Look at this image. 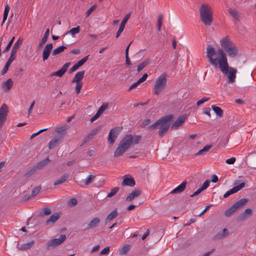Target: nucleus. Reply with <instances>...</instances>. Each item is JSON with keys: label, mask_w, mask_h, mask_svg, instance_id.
<instances>
[{"label": "nucleus", "mask_w": 256, "mask_h": 256, "mask_svg": "<svg viewBox=\"0 0 256 256\" xmlns=\"http://www.w3.org/2000/svg\"><path fill=\"white\" fill-rule=\"evenodd\" d=\"M206 56L208 62L214 68H220L226 64L228 59L222 49H216L212 45H208L206 50Z\"/></svg>", "instance_id": "nucleus-1"}, {"label": "nucleus", "mask_w": 256, "mask_h": 256, "mask_svg": "<svg viewBox=\"0 0 256 256\" xmlns=\"http://www.w3.org/2000/svg\"><path fill=\"white\" fill-rule=\"evenodd\" d=\"M138 138H134L131 134L126 135L120 141L119 146L116 149L114 154V157H118L122 155L131 146L138 143Z\"/></svg>", "instance_id": "nucleus-2"}, {"label": "nucleus", "mask_w": 256, "mask_h": 256, "mask_svg": "<svg viewBox=\"0 0 256 256\" xmlns=\"http://www.w3.org/2000/svg\"><path fill=\"white\" fill-rule=\"evenodd\" d=\"M220 44L229 58H234L238 55V50L237 47L228 37L225 36L222 38L220 40Z\"/></svg>", "instance_id": "nucleus-3"}, {"label": "nucleus", "mask_w": 256, "mask_h": 256, "mask_svg": "<svg viewBox=\"0 0 256 256\" xmlns=\"http://www.w3.org/2000/svg\"><path fill=\"white\" fill-rule=\"evenodd\" d=\"M200 15L201 20L206 26H210L213 20L212 8L206 4H202L200 8Z\"/></svg>", "instance_id": "nucleus-4"}, {"label": "nucleus", "mask_w": 256, "mask_h": 256, "mask_svg": "<svg viewBox=\"0 0 256 256\" xmlns=\"http://www.w3.org/2000/svg\"><path fill=\"white\" fill-rule=\"evenodd\" d=\"M167 82L166 75L163 73L156 80L154 86V92L155 94H159L166 87Z\"/></svg>", "instance_id": "nucleus-5"}, {"label": "nucleus", "mask_w": 256, "mask_h": 256, "mask_svg": "<svg viewBox=\"0 0 256 256\" xmlns=\"http://www.w3.org/2000/svg\"><path fill=\"white\" fill-rule=\"evenodd\" d=\"M221 72L226 75L228 78V82L230 84H233L236 81V74L237 70L236 68L229 66L228 62L220 68Z\"/></svg>", "instance_id": "nucleus-6"}, {"label": "nucleus", "mask_w": 256, "mask_h": 256, "mask_svg": "<svg viewBox=\"0 0 256 256\" xmlns=\"http://www.w3.org/2000/svg\"><path fill=\"white\" fill-rule=\"evenodd\" d=\"M172 118V115H168L160 119V123L159 124V134L163 136L168 130L170 126V121Z\"/></svg>", "instance_id": "nucleus-7"}, {"label": "nucleus", "mask_w": 256, "mask_h": 256, "mask_svg": "<svg viewBox=\"0 0 256 256\" xmlns=\"http://www.w3.org/2000/svg\"><path fill=\"white\" fill-rule=\"evenodd\" d=\"M248 202V200L242 198L234 204L230 208L226 210L224 214L226 216H229L236 212L237 210L244 206Z\"/></svg>", "instance_id": "nucleus-8"}, {"label": "nucleus", "mask_w": 256, "mask_h": 256, "mask_svg": "<svg viewBox=\"0 0 256 256\" xmlns=\"http://www.w3.org/2000/svg\"><path fill=\"white\" fill-rule=\"evenodd\" d=\"M8 112V106L3 104L0 108V128L4 123Z\"/></svg>", "instance_id": "nucleus-9"}, {"label": "nucleus", "mask_w": 256, "mask_h": 256, "mask_svg": "<svg viewBox=\"0 0 256 256\" xmlns=\"http://www.w3.org/2000/svg\"><path fill=\"white\" fill-rule=\"evenodd\" d=\"M66 236L64 234H62L58 238H54L51 240L48 244V248L56 247L62 244L66 240Z\"/></svg>", "instance_id": "nucleus-10"}, {"label": "nucleus", "mask_w": 256, "mask_h": 256, "mask_svg": "<svg viewBox=\"0 0 256 256\" xmlns=\"http://www.w3.org/2000/svg\"><path fill=\"white\" fill-rule=\"evenodd\" d=\"M244 186H245V184L244 182H242V183L240 184L239 185L234 186L233 188H232L230 190L227 191L224 194L223 198H226L228 197L229 196L238 192L241 189L244 188Z\"/></svg>", "instance_id": "nucleus-11"}, {"label": "nucleus", "mask_w": 256, "mask_h": 256, "mask_svg": "<svg viewBox=\"0 0 256 256\" xmlns=\"http://www.w3.org/2000/svg\"><path fill=\"white\" fill-rule=\"evenodd\" d=\"M53 48L52 43L48 44L46 45L42 52V60L45 61L48 60Z\"/></svg>", "instance_id": "nucleus-12"}, {"label": "nucleus", "mask_w": 256, "mask_h": 256, "mask_svg": "<svg viewBox=\"0 0 256 256\" xmlns=\"http://www.w3.org/2000/svg\"><path fill=\"white\" fill-rule=\"evenodd\" d=\"M122 184V186H126L132 187L135 185V181L130 176L126 174L123 176Z\"/></svg>", "instance_id": "nucleus-13"}, {"label": "nucleus", "mask_w": 256, "mask_h": 256, "mask_svg": "<svg viewBox=\"0 0 256 256\" xmlns=\"http://www.w3.org/2000/svg\"><path fill=\"white\" fill-rule=\"evenodd\" d=\"M186 118V115H182L180 116L172 126V128L174 130L178 129L184 122Z\"/></svg>", "instance_id": "nucleus-14"}, {"label": "nucleus", "mask_w": 256, "mask_h": 256, "mask_svg": "<svg viewBox=\"0 0 256 256\" xmlns=\"http://www.w3.org/2000/svg\"><path fill=\"white\" fill-rule=\"evenodd\" d=\"M118 134V130L116 128H112L109 132L108 140L110 144H112Z\"/></svg>", "instance_id": "nucleus-15"}, {"label": "nucleus", "mask_w": 256, "mask_h": 256, "mask_svg": "<svg viewBox=\"0 0 256 256\" xmlns=\"http://www.w3.org/2000/svg\"><path fill=\"white\" fill-rule=\"evenodd\" d=\"M70 64V62L66 63L60 70L52 73V76H57L58 77L62 76L66 72Z\"/></svg>", "instance_id": "nucleus-16"}, {"label": "nucleus", "mask_w": 256, "mask_h": 256, "mask_svg": "<svg viewBox=\"0 0 256 256\" xmlns=\"http://www.w3.org/2000/svg\"><path fill=\"white\" fill-rule=\"evenodd\" d=\"M89 56H87L80 61H78L77 63L74 64L70 69V72H72L78 70L80 66L83 65L88 60Z\"/></svg>", "instance_id": "nucleus-17"}, {"label": "nucleus", "mask_w": 256, "mask_h": 256, "mask_svg": "<svg viewBox=\"0 0 256 256\" xmlns=\"http://www.w3.org/2000/svg\"><path fill=\"white\" fill-rule=\"evenodd\" d=\"M187 184V182L186 181H184L181 184L176 186L175 188H174L170 193L172 194H179L182 192L186 188V186Z\"/></svg>", "instance_id": "nucleus-18"}, {"label": "nucleus", "mask_w": 256, "mask_h": 256, "mask_svg": "<svg viewBox=\"0 0 256 256\" xmlns=\"http://www.w3.org/2000/svg\"><path fill=\"white\" fill-rule=\"evenodd\" d=\"M62 136H55L49 143V148L52 149L54 148L58 142L62 140Z\"/></svg>", "instance_id": "nucleus-19"}, {"label": "nucleus", "mask_w": 256, "mask_h": 256, "mask_svg": "<svg viewBox=\"0 0 256 256\" xmlns=\"http://www.w3.org/2000/svg\"><path fill=\"white\" fill-rule=\"evenodd\" d=\"M15 58H16V56L14 54H10V58H8L6 63V65L4 66V68H3V69L2 70V74H4L7 72L10 66V65L12 62H13V60H15Z\"/></svg>", "instance_id": "nucleus-20"}, {"label": "nucleus", "mask_w": 256, "mask_h": 256, "mask_svg": "<svg viewBox=\"0 0 256 256\" xmlns=\"http://www.w3.org/2000/svg\"><path fill=\"white\" fill-rule=\"evenodd\" d=\"M13 86V82L11 78H8L6 81L3 82L2 84V88L6 92H8Z\"/></svg>", "instance_id": "nucleus-21"}, {"label": "nucleus", "mask_w": 256, "mask_h": 256, "mask_svg": "<svg viewBox=\"0 0 256 256\" xmlns=\"http://www.w3.org/2000/svg\"><path fill=\"white\" fill-rule=\"evenodd\" d=\"M22 42L23 39L22 38H20L13 46L11 51V54L15 56L20 48V46L22 44Z\"/></svg>", "instance_id": "nucleus-22"}, {"label": "nucleus", "mask_w": 256, "mask_h": 256, "mask_svg": "<svg viewBox=\"0 0 256 256\" xmlns=\"http://www.w3.org/2000/svg\"><path fill=\"white\" fill-rule=\"evenodd\" d=\"M141 194V192L139 190H134L132 191L131 193L126 197V201L130 202L138 197Z\"/></svg>", "instance_id": "nucleus-23"}, {"label": "nucleus", "mask_w": 256, "mask_h": 256, "mask_svg": "<svg viewBox=\"0 0 256 256\" xmlns=\"http://www.w3.org/2000/svg\"><path fill=\"white\" fill-rule=\"evenodd\" d=\"M84 71L82 70L76 72L75 76L72 80V82H81L80 80L82 79L84 76Z\"/></svg>", "instance_id": "nucleus-24"}, {"label": "nucleus", "mask_w": 256, "mask_h": 256, "mask_svg": "<svg viewBox=\"0 0 256 256\" xmlns=\"http://www.w3.org/2000/svg\"><path fill=\"white\" fill-rule=\"evenodd\" d=\"M100 222V218H92L88 224L87 228L90 229L96 228Z\"/></svg>", "instance_id": "nucleus-25"}, {"label": "nucleus", "mask_w": 256, "mask_h": 256, "mask_svg": "<svg viewBox=\"0 0 256 256\" xmlns=\"http://www.w3.org/2000/svg\"><path fill=\"white\" fill-rule=\"evenodd\" d=\"M49 34H50V30H49V29H47L46 30V31L45 32L44 36H43V37L42 38V39L40 40L39 42V44L38 45V47L39 48H40L46 42L48 37L49 36Z\"/></svg>", "instance_id": "nucleus-26"}, {"label": "nucleus", "mask_w": 256, "mask_h": 256, "mask_svg": "<svg viewBox=\"0 0 256 256\" xmlns=\"http://www.w3.org/2000/svg\"><path fill=\"white\" fill-rule=\"evenodd\" d=\"M118 216V212L116 209L112 211L106 218L105 223L106 224L110 221L116 218Z\"/></svg>", "instance_id": "nucleus-27"}, {"label": "nucleus", "mask_w": 256, "mask_h": 256, "mask_svg": "<svg viewBox=\"0 0 256 256\" xmlns=\"http://www.w3.org/2000/svg\"><path fill=\"white\" fill-rule=\"evenodd\" d=\"M130 245L126 244L118 250L119 254L124 255L126 254L130 249Z\"/></svg>", "instance_id": "nucleus-28"}, {"label": "nucleus", "mask_w": 256, "mask_h": 256, "mask_svg": "<svg viewBox=\"0 0 256 256\" xmlns=\"http://www.w3.org/2000/svg\"><path fill=\"white\" fill-rule=\"evenodd\" d=\"M66 49V47L64 46L57 47L52 51V55L56 56L64 52Z\"/></svg>", "instance_id": "nucleus-29"}, {"label": "nucleus", "mask_w": 256, "mask_h": 256, "mask_svg": "<svg viewBox=\"0 0 256 256\" xmlns=\"http://www.w3.org/2000/svg\"><path fill=\"white\" fill-rule=\"evenodd\" d=\"M252 214V210L250 208L246 209L244 212L241 213L239 216V219L243 220L246 218L248 216H250Z\"/></svg>", "instance_id": "nucleus-30"}, {"label": "nucleus", "mask_w": 256, "mask_h": 256, "mask_svg": "<svg viewBox=\"0 0 256 256\" xmlns=\"http://www.w3.org/2000/svg\"><path fill=\"white\" fill-rule=\"evenodd\" d=\"M34 241L32 240L29 242L22 244L18 248L20 250H24L28 249H30L34 244Z\"/></svg>", "instance_id": "nucleus-31"}, {"label": "nucleus", "mask_w": 256, "mask_h": 256, "mask_svg": "<svg viewBox=\"0 0 256 256\" xmlns=\"http://www.w3.org/2000/svg\"><path fill=\"white\" fill-rule=\"evenodd\" d=\"M212 146V144H208L204 146L202 149L200 150L198 153L197 155H204L206 152H207Z\"/></svg>", "instance_id": "nucleus-32"}, {"label": "nucleus", "mask_w": 256, "mask_h": 256, "mask_svg": "<svg viewBox=\"0 0 256 256\" xmlns=\"http://www.w3.org/2000/svg\"><path fill=\"white\" fill-rule=\"evenodd\" d=\"M212 108L216 114L218 116L222 117L223 114V110L222 108L218 106H217L215 105H212Z\"/></svg>", "instance_id": "nucleus-33"}, {"label": "nucleus", "mask_w": 256, "mask_h": 256, "mask_svg": "<svg viewBox=\"0 0 256 256\" xmlns=\"http://www.w3.org/2000/svg\"><path fill=\"white\" fill-rule=\"evenodd\" d=\"M150 63L149 60H145L142 63L140 64L137 67L138 72H140L144 68H145L146 66H148Z\"/></svg>", "instance_id": "nucleus-34"}, {"label": "nucleus", "mask_w": 256, "mask_h": 256, "mask_svg": "<svg viewBox=\"0 0 256 256\" xmlns=\"http://www.w3.org/2000/svg\"><path fill=\"white\" fill-rule=\"evenodd\" d=\"M66 128L65 126H62L57 128L56 129V132L58 134V136H62V138L66 134Z\"/></svg>", "instance_id": "nucleus-35"}, {"label": "nucleus", "mask_w": 256, "mask_h": 256, "mask_svg": "<svg viewBox=\"0 0 256 256\" xmlns=\"http://www.w3.org/2000/svg\"><path fill=\"white\" fill-rule=\"evenodd\" d=\"M59 215L57 214H52L50 218L47 220L46 223L47 224H49L50 223H53L55 222L56 220H58L59 218Z\"/></svg>", "instance_id": "nucleus-36"}, {"label": "nucleus", "mask_w": 256, "mask_h": 256, "mask_svg": "<svg viewBox=\"0 0 256 256\" xmlns=\"http://www.w3.org/2000/svg\"><path fill=\"white\" fill-rule=\"evenodd\" d=\"M68 178V175L64 174L60 178L58 179L54 184V185L56 186L58 184H60L65 182Z\"/></svg>", "instance_id": "nucleus-37"}, {"label": "nucleus", "mask_w": 256, "mask_h": 256, "mask_svg": "<svg viewBox=\"0 0 256 256\" xmlns=\"http://www.w3.org/2000/svg\"><path fill=\"white\" fill-rule=\"evenodd\" d=\"M80 31V28L79 26H78L76 27L72 28L70 29L68 32V34H70L72 37H74V36L78 34Z\"/></svg>", "instance_id": "nucleus-38"}, {"label": "nucleus", "mask_w": 256, "mask_h": 256, "mask_svg": "<svg viewBox=\"0 0 256 256\" xmlns=\"http://www.w3.org/2000/svg\"><path fill=\"white\" fill-rule=\"evenodd\" d=\"M228 11L231 16L234 18H238L239 14L236 9L230 8L228 9Z\"/></svg>", "instance_id": "nucleus-39"}, {"label": "nucleus", "mask_w": 256, "mask_h": 256, "mask_svg": "<svg viewBox=\"0 0 256 256\" xmlns=\"http://www.w3.org/2000/svg\"><path fill=\"white\" fill-rule=\"evenodd\" d=\"M94 178H95L94 175L90 174V175L88 176L86 178L85 180V182H84L85 184L88 185L90 184H91L94 181Z\"/></svg>", "instance_id": "nucleus-40"}, {"label": "nucleus", "mask_w": 256, "mask_h": 256, "mask_svg": "<svg viewBox=\"0 0 256 256\" xmlns=\"http://www.w3.org/2000/svg\"><path fill=\"white\" fill-rule=\"evenodd\" d=\"M108 104H103L99 108L98 110V112L100 114V115L104 112L106 109L108 108Z\"/></svg>", "instance_id": "nucleus-41"}, {"label": "nucleus", "mask_w": 256, "mask_h": 256, "mask_svg": "<svg viewBox=\"0 0 256 256\" xmlns=\"http://www.w3.org/2000/svg\"><path fill=\"white\" fill-rule=\"evenodd\" d=\"M160 120H159L157 122H156L155 123H154L152 124L151 126H150L148 128V129L151 130H155L158 126H159V124H160Z\"/></svg>", "instance_id": "nucleus-42"}, {"label": "nucleus", "mask_w": 256, "mask_h": 256, "mask_svg": "<svg viewBox=\"0 0 256 256\" xmlns=\"http://www.w3.org/2000/svg\"><path fill=\"white\" fill-rule=\"evenodd\" d=\"M163 16L162 14H160L158 16V30H160L161 29V26L162 22Z\"/></svg>", "instance_id": "nucleus-43"}, {"label": "nucleus", "mask_w": 256, "mask_h": 256, "mask_svg": "<svg viewBox=\"0 0 256 256\" xmlns=\"http://www.w3.org/2000/svg\"><path fill=\"white\" fill-rule=\"evenodd\" d=\"M76 86L75 87V90L76 94H79L80 92V90L82 86V82H76Z\"/></svg>", "instance_id": "nucleus-44"}, {"label": "nucleus", "mask_w": 256, "mask_h": 256, "mask_svg": "<svg viewBox=\"0 0 256 256\" xmlns=\"http://www.w3.org/2000/svg\"><path fill=\"white\" fill-rule=\"evenodd\" d=\"M130 15V14H128L124 16V18H123V20L120 24L121 25H122V26L125 27V25H126V23L127 22L128 20L129 19Z\"/></svg>", "instance_id": "nucleus-45"}, {"label": "nucleus", "mask_w": 256, "mask_h": 256, "mask_svg": "<svg viewBox=\"0 0 256 256\" xmlns=\"http://www.w3.org/2000/svg\"><path fill=\"white\" fill-rule=\"evenodd\" d=\"M118 190V189L116 188H112L111 190V191L108 194L107 197L108 198H111V197H112V196H114L117 192Z\"/></svg>", "instance_id": "nucleus-46"}, {"label": "nucleus", "mask_w": 256, "mask_h": 256, "mask_svg": "<svg viewBox=\"0 0 256 256\" xmlns=\"http://www.w3.org/2000/svg\"><path fill=\"white\" fill-rule=\"evenodd\" d=\"M40 186H36V187L32 191V196H36L40 192Z\"/></svg>", "instance_id": "nucleus-47"}, {"label": "nucleus", "mask_w": 256, "mask_h": 256, "mask_svg": "<svg viewBox=\"0 0 256 256\" xmlns=\"http://www.w3.org/2000/svg\"><path fill=\"white\" fill-rule=\"evenodd\" d=\"M210 180H206L202 184V185L200 186V188L204 190L207 188L210 184Z\"/></svg>", "instance_id": "nucleus-48"}, {"label": "nucleus", "mask_w": 256, "mask_h": 256, "mask_svg": "<svg viewBox=\"0 0 256 256\" xmlns=\"http://www.w3.org/2000/svg\"><path fill=\"white\" fill-rule=\"evenodd\" d=\"M110 250V246H107L101 250L100 254L107 256V255H108Z\"/></svg>", "instance_id": "nucleus-49"}, {"label": "nucleus", "mask_w": 256, "mask_h": 256, "mask_svg": "<svg viewBox=\"0 0 256 256\" xmlns=\"http://www.w3.org/2000/svg\"><path fill=\"white\" fill-rule=\"evenodd\" d=\"M49 162V160L48 158H46V160H44L41 162H40L38 163V166H37L39 168H42V166H45L46 164Z\"/></svg>", "instance_id": "nucleus-50"}, {"label": "nucleus", "mask_w": 256, "mask_h": 256, "mask_svg": "<svg viewBox=\"0 0 256 256\" xmlns=\"http://www.w3.org/2000/svg\"><path fill=\"white\" fill-rule=\"evenodd\" d=\"M148 76V75L147 74H144L142 78H140L139 80L136 82L137 84H140L141 82H144L146 80Z\"/></svg>", "instance_id": "nucleus-51"}, {"label": "nucleus", "mask_w": 256, "mask_h": 256, "mask_svg": "<svg viewBox=\"0 0 256 256\" xmlns=\"http://www.w3.org/2000/svg\"><path fill=\"white\" fill-rule=\"evenodd\" d=\"M209 98L204 97L201 100H198L196 102V104L198 106H200V104H202L203 103L207 102L209 100Z\"/></svg>", "instance_id": "nucleus-52"}, {"label": "nucleus", "mask_w": 256, "mask_h": 256, "mask_svg": "<svg viewBox=\"0 0 256 256\" xmlns=\"http://www.w3.org/2000/svg\"><path fill=\"white\" fill-rule=\"evenodd\" d=\"M14 38H15L14 36L12 37V38L10 40L9 42L8 43V45L6 46V48H5V49L4 50L5 52H6L8 50H9V49L10 48V46H12V45L14 41Z\"/></svg>", "instance_id": "nucleus-53"}, {"label": "nucleus", "mask_w": 256, "mask_h": 256, "mask_svg": "<svg viewBox=\"0 0 256 256\" xmlns=\"http://www.w3.org/2000/svg\"><path fill=\"white\" fill-rule=\"evenodd\" d=\"M77 204V200L75 198H72L68 202V204L70 206H74Z\"/></svg>", "instance_id": "nucleus-54"}, {"label": "nucleus", "mask_w": 256, "mask_h": 256, "mask_svg": "<svg viewBox=\"0 0 256 256\" xmlns=\"http://www.w3.org/2000/svg\"><path fill=\"white\" fill-rule=\"evenodd\" d=\"M48 130V128H46L42 129V130H40L39 131H38V132L33 134L30 136V138L31 139L33 138L34 137H35L37 135L39 134H40L42 133V132H44L46 130Z\"/></svg>", "instance_id": "nucleus-55"}, {"label": "nucleus", "mask_w": 256, "mask_h": 256, "mask_svg": "<svg viewBox=\"0 0 256 256\" xmlns=\"http://www.w3.org/2000/svg\"><path fill=\"white\" fill-rule=\"evenodd\" d=\"M124 26L120 24L119 28H118V32H116V38H118L120 36V35L121 34V33L124 30Z\"/></svg>", "instance_id": "nucleus-56"}, {"label": "nucleus", "mask_w": 256, "mask_h": 256, "mask_svg": "<svg viewBox=\"0 0 256 256\" xmlns=\"http://www.w3.org/2000/svg\"><path fill=\"white\" fill-rule=\"evenodd\" d=\"M235 162H236V158L234 157H232L230 158H228V159L226 160V162L228 164H233Z\"/></svg>", "instance_id": "nucleus-57"}, {"label": "nucleus", "mask_w": 256, "mask_h": 256, "mask_svg": "<svg viewBox=\"0 0 256 256\" xmlns=\"http://www.w3.org/2000/svg\"><path fill=\"white\" fill-rule=\"evenodd\" d=\"M96 8V5H94L92 6H91L86 12V14L87 16H88Z\"/></svg>", "instance_id": "nucleus-58"}, {"label": "nucleus", "mask_w": 256, "mask_h": 256, "mask_svg": "<svg viewBox=\"0 0 256 256\" xmlns=\"http://www.w3.org/2000/svg\"><path fill=\"white\" fill-rule=\"evenodd\" d=\"M150 122H151V121H150V119H146L142 122V126L145 127V126L149 125L150 124Z\"/></svg>", "instance_id": "nucleus-59"}, {"label": "nucleus", "mask_w": 256, "mask_h": 256, "mask_svg": "<svg viewBox=\"0 0 256 256\" xmlns=\"http://www.w3.org/2000/svg\"><path fill=\"white\" fill-rule=\"evenodd\" d=\"M203 190L200 188L197 190H196L193 194L190 195V197L193 198L200 194Z\"/></svg>", "instance_id": "nucleus-60"}, {"label": "nucleus", "mask_w": 256, "mask_h": 256, "mask_svg": "<svg viewBox=\"0 0 256 256\" xmlns=\"http://www.w3.org/2000/svg\"><path fill=\"white\" fill-rule=\"evenodd\" d=\"M228 234V230L226 228H224L222 233L220 234L219 235L220 236H226Z\"/></svg>", "instance_id": "nucleus-61"}, {"label": "nucleus", "mask_w": 256, "mask_h": 256, "mask_svg": "<svg viewBox=\"0 0 256 256\" xmlns=\"http://www.w3.org/2000/svg\"><path fill=\"white\" fill-rule=\"evenodd\" d=\"M218 177L216 175V174H212V180H210V182H216L218 181Z\"/></svg>", "instance_id": "nucleus-62"}, {"label": "nucleus", "mask_w": 256, "mask_h": 256, "mask_svg": "<svg viewBox=\"0 0 256 256\" xmlns=\"http://www.w3.org/2000/svg\"><path fill=\"white\" fill-rule=\"evenodd\" d=\"M100 116V114H98V112L95 114L94 116L91 118L90 121L92 122L96 120L97 118H98V117Z\"/></svg>", "instance_id": "nucleus-63"}, {"label": "nucleus", "mask_w": 256, "mask_h": 256, "mask_svg": "<svg viewBox=\"0 0 256 256\" xmlns=\"http://www.w3.org/2000/svg\"><path fill=\"white\" fill-rule=\"evenodd\" d=\"M34 103H35L34 101H33L32 102V104H30V108H28V115H30V113L32 112V108H33L34 106Z\"/></svg>", "instance_id": "nucleus-64"}]
</instances>
